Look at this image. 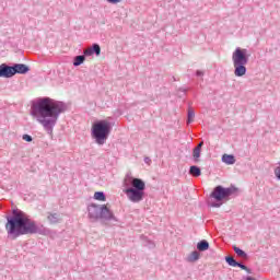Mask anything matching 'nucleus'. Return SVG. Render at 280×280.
<instances>
[{
    "instance_id": "f257e3e1",
    "label": "nucleus",
    "mask_w": 280,
    "mask_h": 280,
    "mask_svg": "<svg viewBox=\"0 0 280 280\" xmlns=\"http://www.w3.org/2000/svg\"><path fill=\"white\" fill-rule=\"evenodd\" d=\"M60 113H62L60 103L49 97L37 100L33 103L31 108L32 117H34L48 132L54 130V126H56Z\"/></svg>"
},
{
    "instance_id": "f03ea898",
    "label": "nucleus",
    "mask_w": 280,
    "mask_h": 280,
    "mask_svg": "<svg viewBox=\"0 0 280 280\" xmlns=\"http://www.w3.org/2000/svg\"><path fill=\"white\" fill-rule=\"evenodd\" d=\"M5 229L8 235H10L12 240H16V237H21V235H30L38 231L36 223L23 212L15 213L12 218H8Z\"/></svg>"
},
{
    "instance_id": "7ed1b4c3",
    "label": "nucleus",
    "mask_w": 280,
    "mask_h": 280,
    "mask_svg": "<svg viewBox=\"0 0 280 280\" xmlns=\"http://www.w3.org/2000/svg\"><path fill=\"white\" fill-rule=\"evenodd\" d=\"M234 65V74L236 78L246 75V65H248V57H246V49L236 48L232 55Z\"/></svg>"
},
{
    "instance_id": "20e7f679",
    "label": "nucleus",
    "mask_w": 280,
    "mask_h": 280,
    "mask_svg": "<svg viewBox=\"0 0 280 280\" xmlns=\"http://www.w3.org/2000/svg\"><path fill=\"white\" fill-rule=\"evenodd\" d=\"M131 185L133 188L125 189L124 194H126L131 202H141L143 200V191L145 190V182L139 178H132Z\"/></svg>"
},
{
    "instance_id": "39448f33",
    "label": "nucleus",
    "mask_w": 280,
    "mask_h": 280,
    "mask_svg": "<svg viewBox=\"0 0 280 280\" xmlns=\"http://www.w3.org/2000/svg\"><path fill=\"white\" fill-rule=\"evenodd\" d=\"M110 135V122L101 120L92 126V136L98 145H104Z\"/></svg>"
},
{
    "instance_id": "423d86ee",
    "label": "nucleus",
    "mask_w": 280,
    "mask_h": 280,
    "mask_svg": "<svg viewBox=\"0 0 280 280\" xmlns=\"http://www.w3.org/2000/svg\"><path fill=\"white\" fill-rule=\"evenodd\" d=\"M233 194V189L231 188H224L222 186H217L211 194V197L214 198V200H224V198H229Z\"/></svg>"
},
{
    "instance_id": "0eeeda50",
    "label": "nucleus",
    "mask_w": 280,
    "mask_h": 280,
    "mask_svg": "<svg viewBox=\"0 0 280 280\" xmlns=\"http://www.w3.org/2000/svg\"><path fill=\"white\" fill-rule=\"evenodd\" d=\"M88 211L92 220H98V218H101L102 208L100 206L91 205L89 206Z\"/></svg>"
},
{
    "instance_id": "6e6552de",
    "label": "nucleus",
    "mask_w": 280,
    "mask_h": 280,
    "mask_svg": "<svg viewBox=\"0 0 280 280\" xmlns=\"http://www.w3.org/2000/svg\"><path fill=\"white\" fill-rule=\"evenodd\" d=\"M14 67L2 65L0 66V78H12L14 75Z\"/></svg>"
},
{
    "instance_id": "1a4fd4ad",
    "label": "nucleus",
    "mask_w": 280,
    "mask_h": 280,
    "mask_svg": "<svg viewBox=\"0 0 280 280\" xmlns=\"http://www.w3.org/2000/svg\"><path fill=\"white\" fill-rule=\"evenodd\" d=\"M101 218H104L105 220H110L113 218V212L107 206L101 207Z\"/></svg>"
},
{
    "instance_id": "9d476101",
    "label": "nucleus",
    "mask_w": 280,
    "mask_h": 280,
    "mask_svg": "<svg viewBox=\"0 0 280 280\" xmlns=\"http://www.w3.org/2000/svg\"><path fill=\"white\" fill-rule=\"evenodd\" d=\"M14 69V75H16V73H27V71H30V68L23 63H16L15 66H13Z\"/></svg>"
},
{
    "instance_id": "9b49d317",
    "label": "nucleus",
    "mask_w": 280,
    "mask_h": 280,
    "mask_svg": "<svg viewBox=\"0 0 280 280\" xmlns=\"http://www.w3.org/2000/svg\"><path fill=\"white\" fill-rule=\"evenodd\" d=\"M222 162L225 163V165H235V156L231 154H223Z\"/></svg>"
},
{
    "instance_id": "f8f14e48",
    "label": "nucleus",
    "mask_w": 280,
    "mask_h": 280,
    "mask_svg": "<svg viewBox=\"0 0 280 280\" xmlns=\"http://www.w3.org/2000/svg\"><path fill=\"white\" fill-rule=\"evenodd\" d=\"M197 248L198 250L205 252V250H209V242L207 241H201L197 244Z\"/></svg>"
},
{
    "instance_id": "ddd939ff",
    "label": "nucleus",
    "mask_w": 280,
    "mask_h": 280,
    "mask_svg": "<svg viewBox=\"0 0 280 280\" xmlns=\"http://www.w3.org/2000/svg\"><path fill=\"white\" fill-rule=\"evenodd\" d=\"M60 221V217H58L57 213H50L48 215V222H50V224H57V222Z\"/></svg>"
},
{
    "instance_id": "4468645a",
    "label": "nucleus",
    "mask_w": 280,
    "mask_h": 280,
    "mask_svg": "<svg viewBox=\"0 0 280 280\" xmlns=\"http://www.w3.org/2000/svg\"><path fill=\"white\" fill-rule=\"evenodd\" d=\"M225 261L229 264V266H232L233 268H236L237 266H240V262L235 261V258L228 256L225 258Z\"/></svg>"
},
{
    "instance_id": "2eb2a0df",
    "label": "nucleus",
    "mask_w": 280,
    "mask_h": 280,
    "mask_svg": "<svg viewBox=\"0 0 280 280\" xmlns=\"http://www.w3.org/2000/svg\"><path fill=\"white\" fill-rule=\"evenodd\" d=\"M95 200H100L101 202H106V196L102 191H97L94 194Z\"/></svg>"
},
{
    "instance_id": "dca6fc26",
    "label": "nucleus",
    "mask_w": 280,
    "mask_h": 280,
    "mask_svg": "<svg viewBox=\"0 0 280 280\" xmlns=\"http://www.w3.org/2000/svg\"><path fill=\"white\" fill-rule=\"evenodd\" d=\"M190 174L191 176L198 177L202 173L200 172V168L198 166H190Z\"/></svg>"
},
{
    "instance_id": "f3484780",
    "label": "nucleus",
    "mask_w": 280,
    "mask_h": 280,
    "mask_svg": "<svg viewBox=\"0 0 280 280\" xmlns=\"http://www.w3.org/2000/svg\"><path fill=\"white\" fill-rule=\"evenodd\" d=\"M85 58L84 56H77L73 61L74 67H80L84 62Z\"/></svg>"
},
{
    "instance_id": "a211bd4d",
    "label": "nucleus",
    "mask_w": 280,
    "mask_h": 280,
    "mask_svg": "<svg viewBox=\"0 0 280 280\" xmlns=\"http://www.w3.org/2000/svg\"><path fill=\"white\" fill-rule=\"evenodd\" d=\"M200 259V254L198 252H192L188 257V261H198Z\"/></svg>"
},
{
    "instance_id": "6ab92c4d",
    "label": "nucleus",
    "mask_w": 280,
    "mask_h": 280,
    "mask_svg": "<svg viewBox=\"0 0 280 280\" xmlns=\"http://www.w3.org/2000/svg\"><path fill=\"white\" fill-rule=\"evenodd\" d=\"M194 117H196V113L194 112V109H188V119H187V124L194 122Z\"/></svg>"
},
{
    "instance_id": "aec40b11",
    "label": "nucleus",
    "mask_w": 280,
    "mask_h": 280,
    "mask_svg": "<svg viewBox=\"0 0 280 280\" xmlns=\"http://www.w3.org/2000/svg\"><path fill=\"white\" fill-rule=\"evenodd\" d=\"M234 252L236 253V255L238 257H246V253L244 250L240 249V247H237V246H234Z\"/></svg>"
},
{
    "instance_id": "412c9836",
    "label": "nucleus",
    "mask_w": 280,
    "mask_h": 280,
    "mask_svg": "<svg viewBox=\"0 0 280 280\" xmlns=\"http://www.w3.org/2000/svg\"><path fill=\"white\" fill-rule=\"evenodd\" d=\"M92 49L93 54H96V56H100V54H102V48L97 44H94Z\"/></svg>"
},
{
    "instance_id": "4be33fe9",
    "label": "nucleus",
    "mask_w": 280,
    "mask_h": 280,
    "mask_svg": "<svg viewBox=\"0 0 280 280\" xmlns=\"http://www.w3.org/2000/svg\"><path fill=\"white\" fill-rule=\"evenodd\" d=\"M200 152H201V150L196 149V148L194 149L192 156H194L195 161H198L200 159Z\"/></svg>"
},
{
    "instance_id": "5701e85b",
    "label": "nucleus",
    "mask_w": 280,
    "mask_h": 280,
    "mask_svg": "<svg viewBox=\"0 0 280 280\" xmlns=\"http://www.w3.org/2000/svg\"><path fill=\"white\" fill-rule=\"evenodd\" d=\"M84 56H93V48H88L84 50Z\"/></svg>"
},
{
    "instance_id": "b1692460",
    "label": "nucleus",
    "mask_w": 280,
    "mask_h": 280,
    "mask_svg": "<svg viewBox=\"0 0 280 280\" xmlns=\"http://www.w3.org/2000/svg\"><path fill=\"white\" fill-rule=\"evenodd\" d=\"M23 140H24V141H27V142H31V141H32V136H30V135H24V136H23Z\"/></svg>"
},
{
    "instance_id": "393cba45",
    "label": "nucleus",
    "mask_w": 280,
    "mask_h": 280,
    "mask_svg": "<svg viewBox=\"0 0 280 280\" xmlns=\"http://www.w3.org/2000/svg\"><path fill=\"white\" fill-rule=\"evenodd\" d=\"M236 266H238V268H242V270H248V268L245 265H242L240 262Z\"/></svg>"
},
{
    "instance_id": "a878e982",
    "label": "nucleus",
    "mask_w": 280,
    "mask_h": 280,
    "mask_svg": "<svg viewBox=\"0 0 280 280\" xmlns=\"http://www.w3.org/2000/svg\"><path fill=\"white\" fill-rule=\"evenodd\" d=\"M202 145H205V142H200V143L196 147V149H199V150L202 151Z\"/></svg>"
},
{
    "instance_id": "bb28decb",
    "label": "nucleus",
    "mask_w": 280,
    "mask_h": 280,
    "mask_svg": "<svg viewBox=\"0 0 280 280\" xmlns=\"http://www.w3.org/2000/svg\"><path fill=\"white\" fill-rule=\"evenodd\" d=\"M108 3H120L121 0H107Z\"/></svg>"
}]
</instances>
